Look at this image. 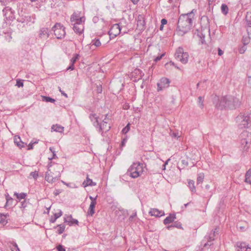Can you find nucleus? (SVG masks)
Masks as SVG:
<instances>
[{"label": "nucleus", "mask_w": 251, "mask_h": 251, "mask_svg": "<svg viewBox=\"0 0 251 251\" xmlns=\"http://www.w3.org/2000/svg\"><path fill=\"white\" fill-rule=\"evenodd\" d=\"M17 21L19 23L27 24L28 23L31 22V17L29 16H22L18 18Z\"/></svg>", "instance_id": "nucleus-23"}, {"label": "nucleus", "mask_w": 251, "mask_h": 251, "mask_svg": "<svg viewBox=\"0 0 251 251\" xmlns=\"http://www.w3.org/2000/svg\"><path fill=\"white\" fill-rule=\"evenodd\" d=\"M97 183L95 182H93V180L89 178L88 175H87L86 179L83 181L82 183V186L84 188L87 186H96Z\"/></svg>", "instance_id": "nucleus-21"}, {"label": "nucleus", "mask_w": 251, "mask_h": 251, "mask_svg": "<svg viewBox=\"0 0 251 251\" xmlns=\"http://www.w3.org/2000/svg\"><path fill=\"white\" fill-rule=\"evenodd\" d=\"M145 20L137 21V29L139 31H143L145 29Z\"/></svg>", "instance_id": "nucleus-26"}, {"label": "nucleus", "mask_w": 251, "mask_h": 251, "mask_svg": "<svg viewBox=\"0 0 251 251\" xmlns=\"http://www.w3.org/2000/svg\"><path fill=\"white\" fill-rule=\"evenodd\" d=\"M204 179V174L202 173H200L198 175L197 179V184L201 183Z\"/></svg>", "instance_id": "nucleus-37"}, {"label": "nucleus", "mask_w": 251, "mask_h": 251, "mask_svg": "<svg viewBox=\"0 0 251 251\" xmlns=\"http://www.w3.org/2000/svg\"><path fill=\"white\" fill-rule=\"evenodd\" d=\"M237 247L239 248L238 251H251V248L245 242H237Z\"/></svg>", "instance_id": "nucleus-17"}, {"label": "nucleus", "mask_w": 251, "mask_h": 251, "mask_svg": "<svg viewBox=\"0 0 251 251\" xmlns=\"http://www.w3.org/2000/svg\"><path fill=\"white\" fill-rule=\"evenodd\" d=\"M9 216L8 213L2 214L0 213V223L3 225H6L7 222V217Z\"/></svg>", "instance_id": "nucleus-29"}, {"label": "nucleus", "mask_w": 251, "mask_h": 251, "mask_svg": "<svg viewBox=\"0 0 251 251\" xmlns=\"http://www.w3.org/2000/svg\"><path fill=\"white\" fill-rule=\"evenodd\" d=\"M63 214V213L61 210H59V212L54 214L53 216H51L50 218V222L51 223H54L57 219L61 217Z\"/></svg>", "instance_id": "nucleus-28"}, {"label": "nucleus", "mask_w": 251, "mask_h": 251, "mask_svg": "<svg viewBox=\"0 0 251 251\" xmlns=\"http://www.w3.org/2000/svg\"><path fill=\"white\" fill-rule=\"evenodd\" d=\"M12 244L13 246V247H12L11 249L12 251H20V249H19V248L18 247L17 244L16 243L13 242V243H12Z\"/></svg>", "instance_id": "nucleus-45"}, {"label": "nucleus", "mask_w": 251, "mask_h": 251, "mask_svg": "<svg viewBox=\"0 0 251 251\" xmlns=\"http://www.w3.org/2000/svg\"><path fill=\"white\" fill-rule=\"evenodd\" d=\"M203 102H204V98L201 96L199 97L198 104H199L200 107L201 109L203 108V106H204Z\"/></svg>", "instance_id": "nucleus-40"}, {"label": "nucleus", "mask_w": 251, "mask_h": 251, "mask_svg": "<svg viewBox=\"0 0 251 251\" xmlns=\"http://www.w3.org/2000/svg\"><path fill=\"white\" fill-rule=\"evenodd\" d=\"M5 197L6 202L4 207L6 208L8 206V203L10 202V201H13V199L10 197L8 193L5 195Z\"/></svg>", "instance_id": "nucleus-38"}, {"label": "nucleus", "mask_w": 251, "mask_h": 251, "mask_svg": "<svg viewBox=\"0 0 251 251\" xmlns=\"http://www.w3.org/2000/svg\"><path fill=\"white\" fill-rule=\"evenodd\" d=\"M165 55V53H162L160 55L157 56L156 57H155L154 59V61L155 62H158L160 60L162 59V58Z\"/></svg>", "instance_id": "nucleus-46"}, {"label": "nucleus", "mask_w": 251, "mask_h": 251, "mask_svg": "<svg viewBox=\"0 0 251 251\" xmlns=\"http://www.w3.org/2000/svg\"><path fill=\"white\" fill-rule=\"evenodd\" d=\"M161 25H164L167 24V20L165 19H162L161 21Z\"/></svg>", "instance_id": "nucleus-64"}, {"label": "nucleus", "mask_w": 251, "mask_h": 251, "mask_svg": "<svg viewBox=\"0 0 251 251\" xmlns=\"http://www.w3.org/2000/svg\"><path fill=\"white\" fill-rule=\"evenodd\" d=\"M98 118L99 117L96 114L91 113L89 115V118L91 122H93V126L95 127H97V126H98V124L99 123Z\"/></svg>", "instance_id": "nucleus-24"}, {"label": "nucleus", "mask_w": 251, "mask_h": 251, "mask_svg": "<svg viewBox=\"0 0 251 251\" xmlns=\"http://www.w3.org/2000/svg\"><path fill=\"white\" fill-rule=\"evenodd\" d=\"M221 11L223 14L226 15L228 12V8L226 4H222L221 5Z\"/></svg>", "instance_id": "nucleus-36"}, {"label": "nucleus", "mask_w": 251, "mask_h": 251, "mask_svg": "<svg viewBox=\"0 0 251 251\" xmlns=\"http://www.w3.org/2000/svg\"><path fill=\"white\" fill-rule=\"evenodd\" d=\"M176 59L183 64H186L188 60L189 55L186 52H184L182 47H179L175 54Z\"/></svg>", "instance_id": "nucleus-6"}, {"label": "nucleus", "mask_w": 251, "mask_h": 251, "mask_svg": "<svg viewBox=\"0 0 251 251\" xmlns=\"http://www.w3.org/2000/svg\"><path fill=\"white\" fill-rule=\"evenodd\" d=\"M98 196H96L95 198H94L91 196H89V199L91 200V202H94V203H97V198Z\"/></svg>", "instance_id": "nucleus-57"}, {"label": "nucleus", "mask_w": 251, "mask_h": 251, "mask_svg": "<svg viewBox=\"0 0 251 251\" xmlns=\"http://www.w3.org/2000/svg\"><path fill=\"white\" fill-rule=\"evenodd\" d=\"M250 39L251 38H249V36L248 37L243 36L242 38V43H243V44L244 45H246L248 44Z\"/></svg>", "instance_id": "nucleus-42"}, {"label": "nucleus", "mask_w": 251, "mask_h": 251, "mask_svg": "<svg viewBox=\"0 0 251 251\" xmlns=\"http://www.w3.org/2000/svg\"><path fill=\"white\" fill-rule=\"evenodd\" d=\"M121 30V28L119 24H114L108 31L110 39L114 38L118 35Z\"/></svg>", "instance_id": "nucleus-9"}, {"label": "nucleus", "mask_w": 251, "mask_h": 251, "mask_svg": "<svg viewBox=\"0 0 251 251\" xmlns=\"http://www.w3.org/2000/svg\"><path fill=\"white\" fill-rule=\"evenodd\" d=\"M188 187L190 190V191L192 192V193H195L196 191V187H195V182L194 180H189L188 181Z\"/></svg>", "instance_id": "nucleus-31"}, {"label": "nucleus", "mask_w": 251, "mask_h": 251, "mask_svg": "<svg viewBox=\"0 0 251 251\" xmlns=\"http://www.w3.org/2000/svg\"><path fill=\"white\" fill-rule=\"evenodd\" d=\"M96 128L98 129V132L100 133L101 135L103 136V133L108 131L110 129L111 126L109 125H107V121H102V123L100 124L99 123L98 124V126H97Z\"/></svg>", "instance_id": "nucleus-11"}, {"label": "nucleus", "mask_w": 251, "mask_h": 251, "mask_svg": "<svg viewBox=\"0 0 251 251\" xmlns=\"http://www.w3.org/2000/svg\"><path fill=\"white\" fill-rule=\"evenodd\" d=\"M2 12L5 19L7 20L13 21L14 19V11L12 10L10 7H5L3 10Z\"/></svg>", "instance_id": "nucleus-12"}, {"label": "nucleus", "mask_w": 251, "mask_h": 251, "mask_svg": "<svg viewBox=\"0 0 251 251\" xmlns=\"http://www.w3.org/2000/svg\"><path fill=\"white\" fill-rule=\"evenodd\" d=\"M73 29L75 33L78 34L82 33L84 30V25L83 23L73 24Z\"/></svg>", "instance_id": "nucleus-19"}, {"label": "nucleus", "mask_w": 251, "mask_h": 251, "mask_svg": "<svg viewBox=\"0 0 251 251\" xmlns=\"http://www.w3.org/2000/svg\"><path fill=\"white\" fill-rule=\"evenodd\" d=\"M26 206H27V202L25 200H24L23 201H22L21 202V206H20L21 208L24 209L26 207Z\"/></svg>", "instance_id": "nucleus-50"}, {"label": "nucleus", "mask_w": 251, "mask_h": 251, "mask_svg": "<svg viewBox=\"0 0 251 251\" xmlns=\"http://www.w3.org/2000/svg\"><path fill=\"white\" fill-rule=\"evenodd\" d=\"M240 148L247 151L251 144V133L247 130L243 131L239 135Z\"/></svg>", "instance_id": "nucleus-5"}, {"label": "nucleus", "mask_w": 251, "mask_h": 251, "mask_svg": "<svg viewBox=\"0 0 251 251\" xmlns=\"http://www.w3.org/2000/svg\"><path fill=\"white\" fill-rule=\"evenodd\" d=\"M247 28L251 27V20H246Z\"/></svg>", "instance_id": "nucleus-62"}, {"label": "nucleus", "mask_w": 251, "mask_h": 251, "mask_svg": "<svg viewBox=\"0 0 251 251\" xmlns=\"http://www.w3.org/2000/svg\"><path fill=\"white\" fill-rule=\"evenodd\" d=\"M181 162L183 168H184L185 167H187L188 165V161L187 160H185V159H182L181 161Z\"/></svg>", "instance_id": "nucleus-49"}, {"label": "nucleus", "mask_w": 251, "mask_h": 251, "mask_svg": "<svg viewBox=\"0 0 251 251\" xmlns=\"http://www.w3.org/2000/svg\"><path fill=\"white\" fill-rule=\"evenodd\" d=\"M131 75L132 78L139 77V79H142L143 76L144 75V73L141 70L136 69L131 73Z\"/></svg>", "instance_id": "nucleus-20"}, {"label": "nucleus", "mask_w": 251, "mask_h": 251, "mask_svg": "<svg viewBox=\"0 0 251 251\" xmlns=\"http://www.w3.org/2000/svg\"><path fill=\"white\" fill-rule=\"evenodd\" d=\"M247 31L248 35V36L249 37V38L251 39V27H247Z\"/></svg>", "instance_id": "nucleus-60"}, {"label": "nucleus", "mask_w": 251, "mask_h": 251, "mask_svg": "<svg viewBox=\"0 0 251 251\" xmlns=\"http://www.w3.org/2000/svg\"><path fill=\"white\" fill-rule=\"evenodd\" d=\"M53 173L50 171V169L48 168V171L46 173L45 179L49 183H53L59 179L60 177V173L58 172V174L55 176H53Z\"/></svg>", "instance_id": "nucleus-10"}, {"label": "nucleus", "mask_w": 251, "mask_h": 251, "mask_svg": "<svg viewBox=\"0 0 251 251\" xmlns=\"http://www.w3.org/2000/svg\"><path fill=\"white\" fill-rule=\"evenodd\" d=\"M71 22L74 24L83 23L85 21L84 17H80L79 13L75 12L71 17Z\"/></svg>", "instance_id": "nucleus-13"}, {"label": "nucleus", "mask_w": 251, "mask_h": 251, "mask_svg": "<svg viewBox=\"0 0 251 251\" xmlns=\"http://www.w3.org/2000/svg\"><path fill=\"white\" fill-rule=\"evenodd\" d=\"M44 100L46 102H54L55 101L54 99L49 97H44Z\"/></svg>", "instance_id": "nucleus-44"}, {"label": "nucleus", "mask_w": 251, "mask_h": 251, "mask_svg": "<svg viewBox=\"0 0 251 251\" xmlns=\"http://www.w3.org/2000/svg\"><path fill=\"white\" fill-rule=\"evenodd\" d=\"M30 176L34 179H36L38 176V174L36 171L32 172L30 173Z\"/></svg>", "instance_id": "nucleus-48"}, {"label": "nucleus", "mask_w": 251, "mask_h": 251, "mask_svg": "<svg viewBox=\"0 0 251 251\" xmlns=\"http://www.w3.org/2000/svg\"><path fill=\"white\" fill-rule=\"evenodd\" d=\"M251 177V168L249 169L248 170V171L246 173L245 181L246 182H248V179H249Z\"/></svg>", "instance_id": "nucleus-41"}, {"label": "nucleus", "mask_w": 251, "mask_h": 251, "mask_svg": "<svg viewBox=\"0 0 251 251\" xmlns=\"http://www.w3.org/2000/svg\"><path fill=\"white\" fill-rule=\"evenodd\" d=\"M78 55L77 54H76L75 56L74 57H73L71 59V63H72V64H75V62H76V59H77L78 58Z\"/></svg>", "instance_id": "nucleus-55"}, {"label": "nucleus", "mask_w": 251, "mask_h": 251, "mask_svg": "<svg viewBox=\"0 0 251 251\" xmlns=\"http://www.w3.org/2000/svg\"><path fill=\"white\" fill-rule=\"evenodd\" d=\"M65 27L60 23H56L52 28L54 34L57 39H63L65 35L66 32Z\"/></svg>", "instance_id": "nucleus-7"}, {"label": "nucleus", "mask_w": 251, "mask_h": 251, "mask_svg": "<svg viewBox=\"0 0 251 251\" xmlns=\"http://www.w3.org/2000/svg\"><path fill=\"white\" fill-rule=\"evenodd\" d=\"M219 233V227H217L212 230L208 235L204 237V240L207 241L206 243H205L203 245L204 247H206L207 246H211L212 243V241H214L217 237Z\"/></svg>", "instance_id": "nucleus-8"}, {"label": "nucleus", "mask_w": 251, "mask_h": 251, "mask_svg": "<svg viewBox=\"0 0 251 251\" xmlns=\"http://www.w3.org/2000/svg\"><path fill=\"white\" fill-rule=\"evenodd\" d=\"M57 251H66L65 249L62 245H59L56 247Z\"/></svg>", "instance_id": "nucleus-47"}, {"label": "nucleus", "mask_w": 251, "mask_h": 251, "mask_svg": "<svg viewBox=\"0 0 251 251\" xmlns=\"http://www.w3.org/2000/svg\"><path fill=\"white\" fill-rule=\"evenodd\" d=\"M74 69V64L72 63H70V66L67 68V70H73Z\"/></svg>", "instance_id": "nucleus-61"}, {"label": "nucleus", "mask_w": 251, "mask_h": 251, "mask_svg": "<svg viewBox=\"0 0 251 251\" xmlns=\"http://www.w3.org/2000/svg\"><path fill=\"white\" fill-rule=\"evenodd\" d=\"M16 86L18 87H23L24 86L23 82L21 80H17L16 82Z\"/></svg>", "instance_id": "nucleus-51"}, {"label": "nucleus", "mask_w": 251, "mask_h": 251, "mask_svg": "<svg viewBox=\"0 0 251 251\" xmlns=\"http://www.w3.org/2000/svg\"><path fill=\"white\" fill-rule=\"evenodd\" d=\"M96 91L98 93H101L102 91V86L100 84L97 85Z\"/></svg>", "instance_id": "nucleus-52"}, {"label": "nucleus", "mask_w": 251, "mask_h": 251, "mask_svg": "<svg viewBox=\"0 0 251 251\" xmlns=\"http://www.w3.org/2000/svg\"><path fill=\"white\" fill-rule=\"evenodd\" d=\"M101 44L99 39L95 38L92 40L90 45V49L92 50H95L96 48L99 47L101 46Z\"/></svg>", "instance_id": "nucleus-22"}, {"label": "nucleus", "mask_w": 251, "mask_h": 251, "mask_svg": "<svg viewBox=\"0 0 251 251\" xmlns=\"http://www.w3.org/2000/svg\"><path fill=\"white\" fill-rule=\"evenodd\" d=\"M176 219V216L175 214H170V215L167 217L163 221L165 225H168L172 223L175 219Z\"/></svg>", "instance_id": "nucleus-25"}, {"label": "nucleus", "mask_w": 251, "mask_h": 251, "mask_svg": "<svg viewBox=\"0 0 251 251\" xmlns=\"http://www.w3.org/2000/svg\"><path fill=\"white\" fill-rule=\"evenodd\" d=\"M170 81L169 79L166 77H163L159 82L157 83L158 91L162 90L163 88L168 87L169 86Z\"/></svg>", "instance_id": "nucleus-14"}, {"label": "nucleus", "mask_w": 251, "mask_h": 251, "mask_svg": "<svg viewBox=\"0 0 251 251\" xmlns=\"http://www.w3.org/2000/svg\"><path fill=\"white\" fill-rule=\"evenodd\" d=\"M50 36L49 29L46 27H43L40 29L39 36L41 39H47Z\"/></svg>", "instance_id": "nucleus-15"}, {"label": "nucleus", "mask_w": 251, "mask_h": 251, "mask_svg": "<svg viewBox=\"0 0 251 251\" xmlns=\"http://www.w3.org/2000/svg\"><path fill=\"white\" fill-rule=\"evenodd\" d=\"M136 212L135 211L129 217V221H132L133 219L136 216Z\"/></svg>", "instance_id": "nucleus-56"}, {"label": "nucleus", "mask_w": 251, "mask_h": 251, "mask_svg": "<svg viewBox=\"0 0 251 251\" xmlns=\"http://www.w3.org/2000/svg\"><path fill=\"white\" fill-rule=\"evenodd\" d=\"M97 203H94V202H91L90 205L89 206L88 213L90 216H93V215L95 213V207Z\"/></svg>", "instance_id": "nucleus-30"}, {"label": "nucleus", "mask_w": 251, "mask_h": 251, "mask_svg": "<svg viewBox=\"0 0 251 251\" xmlns=\"http://www.w3.org/2000/svg\"><path fill=\"white\" fill-rule=\"evenodd\" d=\"M64 222L68 223L70 226H72L74 224L78 225V221L76 219H73L71 215L64 218Z\"/></svg>", "instance_id": "nucleus-18"}, {"label": "nucleus", "mask_w": 251, "mask_h": 251, "mask_svg": "<svg viewBox=\"0 0 251 251\" xmlns=\"http://www.w3.org/2000/svg\"><path fill=\"white\" fill-rule=\"evenodd\" d=\"M17 146L20 148L22 149V148H24L25 147V143L23 142L22 141H20V143L18 144Z\"/></svg>", "instance_id": "nucleus-58"}, {"label": "nucleus", "mask_w": 251, "mask_h": 251, "mask_svg": "<svg viewBox=\"0 0 251 251\" xmlns=\"http://www.w3.org/2000/svg\"><path fill=\"white\" fill-rule=\"evenodd\" d=\"M218 53L219 56H221L223 54L224 51L220 48H219L218 49Z\"/></svg>", "instance_id": "nucleus-63"}, {"label": "nucleus", "mask_w": 251, "mask_h": 251, "mask_svg": "<svg viewBox=\"0 0 251 251\" xmlns=\"http://www.w3.org/2000/svg\"><path fill=\"white\" fill-rule=\"evenodd\" d=\"M57 227H58L57 230V233L59 234H62L65 231V226L64 225H58L57 226H54L53 228H56Z\"/></svg>", "instance_id": "nucleus-35"}, {"label": "nucleus", "mask_w": 251, "mask_h": 251, "mask_svg": "<svg viewBox=\"0 0 251 251\" xmlns=\"http://www.w3.org/2000/svg\"><path fill=\"white\" fill-rule=\"evenodd\" d=\"M193 18V11L187 14H181L179 16L176 27L177 34L183 36L191 29Z\"/></svg>", "instance_id": "nucleus-2"}, {"label": "nucleus", "mask_w": 251, "mask_h": 251, "mask_svg": "<svg viewBox=\"0 0 251 251\" xmlns=\"http://www.w3.org/2000/svg\"><path fill=\"white\" fill-rule=\"evenodd\" d=\"M199 36L201 39V42L200 43L201 44H204L205 45V47H204L208 51H211V50H210L207 47H208V46L206 45V42L204 40L205 36L202 34L201 33L200 34H199Z\"/></svg>", "instance_id": "nucleus-34"}, {"label": "nucleus", "mask_w": 251, "mask_h": 251, "mask_svg": "<svg viewBox=\"0 0 251 251\" xmlns=\"http://www.w3.org/2000/svg\"><path fill=\"white\" fill-rule=\"evenodd\" d=\"M126 142H127V139L126 138H124L122 140L121 144V146L122 148L125 146L126 143Z\"/></svg>", "instance_id": "nucleus-59"}, {"label": "nucleus", "mask_w": 251, "mask_h": 251, "mask_svg": "<svg viewBox=\"0 0 251 251\" xmlns=\"http://www.w3.org/2000/svg\"><path fill=\"white\" fill-rule=\"evenodd\" d=\"M209 18L207 16H203L201 18V22H203L205 25H208L209 24Z\"/></svg>", "instance_id": "nucleus-39"}, {"label": "nucleus", "mask_w": 251, "mask_h": 251, "mask_svg": "<svg viewBox=\"0 0 251 251\" xmlns=\"http://www.w3.org/2000/svg\"><path fill=\"white\" fill-rule=\"evenodd\" d=\"M214 103L216 107L221 110L226 108L235 109L239 108L241 104V101L238 98L231 95L225 96L220 99L215 97Z\"/></svg>", "instance_id": "nucleus-1"}, {"label": "nucleus", "mask_w": 251, "mask_h": 251, "mask_svg": "<svg viewBox=\"0 0 251 251\" xmlns=\"http://www.w3.org/2000/svg\"><path fill=\"white\" fill-rule=\"evenodd\" d=\"M246 20H251V11L248 12L246 14Z\"/></svg>", "instance_id": "nucleus-54"}, {"label": "nucleus", "mask_w": 251, "mask_h": 251, "mask_svg": "<svg viewBox=\"0 0 251 251\" xmlns=\"http://www.w3.org/2000/svg\"><path fill=\"white\" fill-rule=\"evenodd\" d=\"M149 214L152 216H155L156 217H160L165 215L163 211L159 210L156 208H151Z\"/></svg>", "instance_id": "nucleus-16"}, {"label": "nucleus", "mask_w": 251, "mask_h": 251, "mask_svg": "<svg viewBox=\"0 0 251 251\" xmlns=\"http://www.w3.org/2000/svg\"><path fill=\"white\" fill-rule=\"evenodd\" d=\"M136 19L137 21L145 20L144 16L142 15H139Z\"/></svg>", "instance_id": "nucleus-53"}, {"label": "nucleus", "mask_w": 251, "mask_h": 251, "mask_svg": "<svg viewBox=\"0 0 251 251\" xmlns=\"http://www.w3.org/2000/svg\"><path fill=\"white\" fill-rule=\"evenodd\" d=\"M64 128L63 126H61L60 125H58V124L53 125L51 126L52 130H53L54 131L60 132V133H62L63 132Z\"/></svg>", "instance_id": "nucleus-27"}, {"label": "nucleus", "mask_w": 251, "mask_h": 251, "mask_svg": "<svg viewBox=\"0 0 251 251\" xmlns=\"http://www.w3.org/2000/svg\"><path fill=\"white\" fill-rule=\"evenodd\" d=\"M14 195L16 196L17 199L20 201L22 199H25L26 197L27 194L25 193H18L17 192H15Z\"/></svg>", "instance_id": "nucleus-33"}, {"label": "nucleus", "mask_w": 251, "mask_h": 251, "mask_svg": "<svg viewBox=\"0 0 251 251\" xmlns=\"http://www.w3.org/2000/svg\"><path fill=\"white\" fill-rule=\"evenodd\" d=\"M173 227H176L179 229H182L181 224L178 222H176L170 226L167 227L168 229H171Z\"/></svg>", "instance_id": "nucleus-32"}, {"label": "nucleus", "mask_w": 251, "mask_h": 251, "mask_svg": "<svg viewBox=\"0 0 251 251\" xmlns=\"http://www.w3.org/2000/svg\"><path fill=\"white\" fill-rule=\"evenodd\" d=\"M129 124H128L123 129H122V133L123 134H126L128 132V131L130 129V126Z\"/></svg>", "instance_id": "nucleus-43"}, {"label": "nucleus", "mask_w": 251, "mask_h": 251, "mask_svg": "<svg viewBox=\"0 0 251 251\" xmlns=\"http://www.w3.org/2000/svg\"><path fill=\"white\" fill-rule=\"evenodd\" d=\"M143 164L140 162L133 163L127 170V175L134 178L138 177L143 172Z\"/></svg>", "instance_id": "nucleus-4"}, {"label": "nucleus", "mask_w": 251, "mask_h": 251, "mask_svg": "<svg viewBox=\"0 0 251 251\" xmlns=\"http://www.w3.org/2000/svg\"><path fill=\"white\" fill-rule=\"evenodd\" d=\"M235 121L239 128H248L251 123V113L249 112H241L236 117Z\"/></svg>", "instance_id": "nucleus-3"}]
</instances>
